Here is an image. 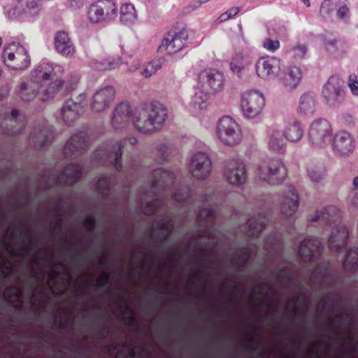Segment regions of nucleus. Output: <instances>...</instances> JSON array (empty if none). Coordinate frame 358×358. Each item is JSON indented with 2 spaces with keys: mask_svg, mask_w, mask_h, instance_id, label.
Instances as JSON below:
<instances>
[{
  "mask_svg": "<svg viewBox=\"0 0 358 358\" xmlns=\"http://www.w3.org/2000/svg\"><path fill=\"white\" fill-rule=\"evenodd\" d=\"M127 65L128 66V71L130 72H134L138 70L141 65V61L138 59H134L131 64L127 61L126 62Z\"/></svg>",
  "mask_w": 358,
  "mask_h": 358,
  "instance_id": "obj_60",
  "label": "nucleus"
},
{
  "mask_svg": "<svg viewBox=\"0 0 358 358\" xmlns=\"http://www.w3.org/2000/svg\"><path fill=\"white\" fill-rule=\"evenodd\" d=\"M188 38L185 29H173L168 31L164 36L158 50L166 52L171 55L184 48Z\"/></svg>",
  "mask_w": 358,
  "mask_h": 358,
  "instance_id": "obj_14",
  "label": "nucleus"
},
{
  "mask_svg": "<svg viewBox=\"0 0 358 358\" xmlns=\"http://www.w3.org/2000/svg\"><path fill=\"white\" fill-rule=\"evenodd\" d=\"M265 106L264 95L256 90L244 92L241 99V108L243 116L248 119L257 117Z\"/></svg>",
  "mask_w": 358,
  "mask_h": 358,
  "instance_id": "obj_12",
  "label": "nucleus"
},
{
  "mask_svg": "<svg viewBox=\"0 0 358 358\" xmlns=\"http://www.w3.org/2000/svg\"><path fill=\"white\" fill-rule=\"evenodd\" d=\"M169 147L166 144H161L159 145L158 152L161 155L162 160H166L169 156Z\"/></svg>",
  "mask_w": 358,
  "mask_h": 358,
  "instance_id": "obj_61",
  "label": "nucleus"
},
{
  "mask_svg": "<svg viewBox=\"0 0 358 358\" xmlns=\"http://www.w3.org/2000/svg\"><path fill=\"white\" fill-rule=\"evenodd\" d=\"M264 48L271 52H275L280 48V42L277 40L273 41L270 38H266L264 41Z\"/></svg>",
  "mask_w": 358,
  "mask_h": 358,
  "instance_id": "obj_56",
  "label": "nucleus"
},
{
  "mask_svg": "<svg viewBox=\"0 0 358 358\" xmlns=\"http://www.w3.org/2000/svg\"><path fill=\"white\" fill-rule=\"evenodd\" d=\"M54 138L52 127L49 126L46 122L37 128H34L29 136V141L33 143L36 148H43L52 142Z\"/></svg>",
  "mask_w": 358,
  "mask_h": 358,
  "instance_id": "obj_25",
  "label": "nucleus"
},
{
  "mask_svg": "<svg viewBox=\"0 0 358 358\" xmlns=\"http://www.w3.org/2000/svg\"><path fill=\"white\" fill-rule=\"evenodd\" d=\"M65 85L66 82L64 80L56 78L53 82H51L44 90L41 99L45 101L49 99L53 98L63 90Z\"/></svg>",
  "mask_w": 358,
  "mask_h": 358,
  "instance_id": "obj_39",
  "label": "nucleus"
},
{
  "mask_svg": "<svg viewBox=\"0 0 358 358\" xmlns=\"http://www.w3.org/2000/svg\"><path fill=\"white\" fill-rule=\"evenodd\" d=\"M215 215L212 207L201 208L194 229L185 235V246H223L222 233L215 228Z\"/></svg>",
  "mask_w": 358,
  "mask_h": 358,
  "instance_id": "obj_2",
  "label": "nucleus"
},
{
  "mask_svg": "<svg viewBox=\"0 0 358 358\" xmlns=\"http://www.w3.org/2000/svg\"><path fill=\"white\" fill-rule=\"evenodd\" d=\"M247 341L250 344H254L253 345H250L246 347V350L248 352L253 353L256 352L259 347V341L255 339L254 337L251 336H247Z\"/></svg>",
  "mask_w": 358,
  "mask_h": 358,
  "instance_id": "obj_57",
  "label": "nucleus"
},
{
  "mask_svg": "<svg viewBox=\"0 0 358 358\" xmlns=\"http://www.w3.org/2000/svg\"><path fill=\"white\" fill-rule=\"evenodd\" d=\"M189 169L193 177L205 179L211 172L212 162L206 153L198 152L192 155Z\"/></svg>",
  "mask_w": 358,
  "mask_h": 358,
  "instance_id": "obj_22",
  "label": "nucleus"
},
{
  "mask_svg": "<svg viewBox=\"0 0 358 358\" xmlns=\"http://www.w3.org/2000/svg\"><path fill=\"white\" fill-rule=\"evenodd\" d=\"M117 7L115 0H97L88 9V20L94 24L108 21L117 15Z\"/></svg>",
  "mask_w": 358,
  "mask_h": 358,
  "instance_id": "obj_10",
  "label": "nucleus"
},
{
  "mask_svg": "<svg viewBox=\"0 0 358 358\" xmlns=\"http://www.w3.org/2000/svg\"><path fill=\"white\" fill-rule=\"evenodd\" d=\"M55 45L57 52L66 57H71L76 52L74 45L66 31L57 32L55 36Z\"/></svg>",
  "mask_w": 358,
  "mask_h": 358,
  "instance_id": "obj_28",
  "label": "nucleus"
},
{
  "mask_svg": "<svg viewBox=\"0 0 358 358\" xmlns=\"http://www.w3.org/2000/svg\"><path fill=\"white\" fill-rule=\"evenodd\" d=\"M22 294V292L20 287L15 285H11L5 289L3 295L5 301L8 303H12L13 301H19Z\"/></svg>",
  "mask_w": 358,
  "mask_h": 358,
  "instance_id": "obj_47",
  "label": "nucleus"
},
{
  "mask_svg": "<svg viewBox=\"0 0 358 358\" xmlns=\"http://www.w3.org/2000/svg\"><path fill=\"white\" fill-rule=\"evenodd\" d=\"M332 127L326 119L314 120L309 128L308 137L313 148H323L329 145L331 139Z\"/></svg>",
  "mask_w": 358,
  "mask_h": 358,
  "instance_id": "obj_9",
  "label": "nucleus"
},
{
  "mask_svg": "<svg viewBox=\"0 0 358 358\" xmlns=\"http://www.w3.org/2000/svg\"><path fill=\"white\" fill-rule=\"evenodd\" d=\"M120 299L121 301L124 302L125 311L124 313H127V315H125L123 317V322L126 325H127L129 327H136V331H138V324L137 322L136 318L134 316V313L133 309L128 305L127 303H126L122 297L120 296Z\"/></svg>",
  "mask_w": 358,
  "mask_h": 358,
  "instance_id": "obj_48",
  "label": "nucleus"
},
{
  "mask_svg": "<svg viewBox=\"0 0 358 358\" xmlns=\"http://www.w3.org/2000/svg\"><path fill=\"white\" fill-rule=\"evenodd\" d=\"M240 11L238 7H232L223 13L219 17L220 22H224L234 17Z\"/></svg>",
  "mask_w": 358,
  "mask_h": 358,
  "instance_id": "obj_54",
  "label": "nucleus"
},
{
  "mask_svg": "<svg viewBox=\"0 0 358 358\" xmlns=\"http://www.w3.org/2000/svg\"><path fill=\"white\" fill-rule=\"evenodd\" d=\"M41 6V0H17L16 7L31 15L38 13Z\"/></svg>",
  "mask_w": 358,
  "mask_h": 358,
  "instance_id": "obj_43",
  "label": "nucleus"
},
{
  "mask_svg": "<svg viewBox=\"0 0 358 358\" xmlns=\"http://www.w3.org/2000/svg\"><path fill=\"white\" fill-rule=\"evenodd\" d=\"M108 231L117 242L122 243L130 238L133 229L119 219L115 218L108 224Z\"/></svg>",
  "mask_w": 358,
  "mask_h": 358,
  "instance_id": "obj_29",
  "label": "nucleus"
},
{
  "mask_svg": "<svg viewBox=\"0 0 358 358\" xmlns=\"http://www.w3.org/2000/svg\"><path fill=\"white\" fill-rule=\"evenodd\" d=\"M2 59L4 64L14 70H24L30 65V57L24 47L13 43L3 49Z\"/></svg>",
  "mask_w": 358,
  "mask_h": 358,
  "instance_id": "obj_8",
  "label": "nucleus"
},
{
  "mask_svg": "<svg viewBox=\"0 0 358 358\" xmlns=\"http://www.w3.org/2000/svg\"><path fill=\"white\" fill-rule=\"evenodd\" d=\"M198 80L201 87L213 93L218 92L224 87V75L216 69H206L201 71L199 74Z\"/></svg>",
  "mask_w": 358,
  "mask_h": 358,
  "instance_id": "obj_19",
  "label": "nucleus"
},
{
  "mask_svg": "<svg viewBox=\"0 0 358 358\" xmlns=\"http://www.w3.org/2000/svg\"><path fill=\"white\" fill-rule=\"evenodd\" d=\"M115 90L112 86H107L97 91L93 96L91 103L92 110L94 112H102L108 108L113 102Z\"/></svg>",
  "mask_w": 358,
  "mask_h": 358,
  "instance_id": "obj_24",
  "label": "nucleus"
},
{
  "mask_svg": "<svg viewBox=\"0 0 358 358\" xmlns=\"http://www.w3.org/2000/svg\"><path fill=\"white\" fill-rule=\"evenodd\" d=\"M287 175L285 165L278 157L262 161L257 169L259 178L270 185H278L284 182Z\"/></svg>",
  "mask_w": 358,
  "mask_h": 358,
  "instance_id": "obj_5",
  "label": "nucleus"
},
{
  "mask_svg": "<svg viewBox=\"0 0 358 358\" xmlns=\"http://www.w3.org/2000/svg\"><path fill=\"white\" fill-rule=\"evenodd\" d=\"M87 0H69V5L73 10H76L82 8L87 2Z\"/></svg>",
  "mask_w": 358,
  "mask_h": 358,
  "instance_id": "obj_59",
  "label": "nucleus"
},
{
  "mask_svg": "<svg viewBox=\"0 0 358 358\" xmlns=\"http://www.w3.org/2000/svg\"><path fill=\"white\" fill-rule=\"evenodd\" d=\"M180 189L176 191L173 194V198L178 202L186 201L189 196V192L181 194H180Z\"/></svg>",
  "mask_w": 358,
  "mask_h": 358,
  "instance_id": "obj_58",
  "label": "nucleus"
},
{
  "mask_svg": "<svg viewBox=\"0 0 358 358\" xmlns=\"http://www.w3.org/2000/svg\"><path fill=\"white\" fill-rule=\"evenodd\" d=\"M224 177L229 183L234 186L245 183L248 178L245 164L238 159L227 161L224 170Z\"/></svg>",
  "mask_w": 358,
  "mask_h": 358,
  "instance_id": "obj_18",
  "label": "nucleus"
},
{
  "mask_svg": "<svg viewBox=\"0 0 358 358\" xmlns=\"http://www.w3.org/2000/svg\"><path fill=\"white\" fill-rule=\"evenodd\" d=\"M308 176L313 182H319L324 176V172L316 169L315 168L310 167L308 169Z\"/></svg>",
  "mask_w": 358,
  "mask_h": 358,
  "instance_id": "obj_53",
  "label": "nucleus"
},
{
  "mask_svg": "<svg viewBox=\"0 0 358 358\" xmlns=\"http://www.w3.org/2000/svg\"><path fill=\"white\" fill-rule=\"evenodd\" d=\"M217 136L221 143L233 146L241 141L242 133L240 125L230 116H223L217 122Z\"/></svg>",
  "mask_w": 358,
  "mask_h": 358,
  "instance_id": "obj_7",
  "label": "nucleus"
},
{
  "mask_svg": "<svg viewBox=\"0 0 358 358\" xmlns=\"http://www.w3.org/2000/svg\"><path fill=\"white\" fill-rule=\"evenodd\" d=\"M120 21L125 24H132L136 18V13L134 6L125 3L120 8Z\"/></svg>",
  "mask_w": 358,
  "mask_h": 358,
  "instance_id": "obj_40",
  "label": "nucleus"
},
{
  "mask_svg": "<svg viewBox=\"0 0 358 358\" xmlns=\"http://www.w3.org/2000/svg\"><path fill=\"white\" fill-rule=\"evenodd\" d=\"M343 80L337 76H331L324 85L322 91V96L329 106H338L345 98Z\"/></svg>",
  "mask_w": 358,
  "mask_h": 358,
  "instance_id": "obj_13",
  "label": "nucleus"
},
{
  "mask_svg": "<svg viewBox=\"0 0 358 358\" xmlns=\"http://www.w3.org/2000/svg\"><path fill=\"white\" fill-rule=\"evenodd\" d=\"M307 52V48L304 45L299 44L294 47H293L289 51V54L290 57L294 58L295 59H303Z\"/></svg>",
  "mask_w": 358,
  "mask_h": 358,
  "instance_id": "obj_51",
  "label": "nucleus"
},
{
  "mask_svg": "<svg viewBox=\"0 0 358 358\" xmlns=\"http://www.w3.org/2000/svg\"><path fill=\"white\" fill-rule=\"evenodd\" d=\"M38 87L31 83L30 84L23 83L21 84L19 92L20 96L24 101H31L35 99L38 92Z\"/></svg>",
  "mask_w": 358,
  "mask_h": 358,
  "instance_id": "obj_44",
  "label": "nucleus"
},
{
  "mask_svg": "<svg viewBox=\"0 0 358 358\" xmlns=\"http://www.w3.org/2000/svg\"><path fill=\"white\" fill-rule=\"evenodd\" d=\"M304 130L299 121L294 120L287 124L283 136L289 142H298L303 136Z\"/></svg>",
  "mask_w": 358,
  "mask_h": 358,
  "instance_id": "obj_33",
  "label": "nucleus"
},
{
  "mask_svg": "<svg viewBox=\"0 0 358 358\" xmlns=\"http://www.w3.org/2000/svg\"><path fill=\"white\" fill-rule=\"evenodd\" d=\"M301 71L296 66H291L282 78L283 85L289 89L295 88L301 79Z\"/></svg>",
  "mask_w": 358,
  "mask_h": 358,
  "instance_id": "obj_38",
  "label": "nucleus"
},
{
  "mask_svg": "<svg viewBox=\"0 0 358 358\" xmlns=\"http://www.w3.org/2000/svg\"><path fill=\"white\" fill-rule=\"evenodd\" d=\"M247 65V61L242 55H235L230 62V69L237 76L241 78L242 71L245 69Z\"/></svg>",
  "mask_w": 358,
  "mask_h": 358,
  "instance_id": "obj_46",
  "label": "nucleus"
},
{
  "mask_svg": "<svg viewBox=\"0 0 358 358\" xmlns=\"http://www.w3.org/2000/svg\"><path fill=\"white\" fill-rule=\"evenodd\" d=\"M53 215H56L57 214H64L63 212V206L62 205L61 200L57 201L55 208L52 210Z\"/></svg>",
  "mask_w": 358,
  "mask_h": 358,
  "instance_id": "obj_62",
  "label": "nucleus"
},
{
  "mask_svg": "<svg viewBox=\"0 0 358 358\" xmlns=\"http://www.w3.org/2000/svg\"><path fill=\"white\" fill-rule=\"evenodd\" d=\"M96 224V217L94 215H88L82 222V228L87 235H92L94 233Z\"/></svg>",
  "mask_w": 358,
  "mask_h": 358,
  "instance_id": "obj_50",
  "label": "nucleus"
},
{
  "mask_svg": "<svg viewBox=\"0 0 358 358\" xmlns=\"http://www.w3.org/2000/svg\"><path fill=\"white\" fill-rule=\"evenodd\" d=\"M131 115V110L129 103H121L117 105L113 112L112 117V124L115 129L123 127V124L126 123Z\"/></svg>",
  "mask_w": 358,
  "mask_h": 358,
  "instance_id": "obj_32",
  "label": "nucleus"
},
{
  "mask_svg": "<svg viewBox=\"0 0 358 358\" xmlns=\"http://www.w3.org/2000/svg\"><path fill=\"white\" fill-rule=\"evenodd\" d=\"M351 203L357 208H358V191L352 192Z\"/></svg>",
  "mask_w": 358,
  "mask_h": 358,
  "instance_id": "obj_64",
  "label": "nucleus"
},
{
  "mask_svg": "<svg viewBox=\"0 0 358 358\" xmlns=\"http://www.w3.org/2000/svg\"><path fill=\"white\" fill-rule=\"evenodd\" d=\"M138 140L135 137H129L115 143H107L104 147L99 149V152H102L104 149L103 157L112 164L117 171H120L122 169V156L123 152L125 150L127 143L129 144V148H133L134 145L136 144Z\"/></svg>",
  "mask_w": 358,
  "mask_h": 358,
  "instance_id": "obj_11",
  "label": "nucleus"
},
{
  "mask_svg": "<svg viewBox=\"0 0 358 358\" xmlns=\"http://www.w3.org/2000/svg\"><path fill=\"white\" fill-rule=\"evenodd\" d=\"M89 144V136L86 132L73 134L65 145L64 152L66 156L80 155L85 150Z\"/></svg>",
  "mask_w": 358,
  "mask_h": 358,
  "instance_id": "obj_23",
  "label": "nucleus"
},
{
  "mask_svg": "<svg viewBox=\"0 0 358 358\" xmlns=\"http://www.w3.org/2000/svg\"><path fill=\"white\" fill-rule=\"evenodd\" d=\"M316 106L315 96L310 92H305L299 99L298 113L304 116H312L315 112Z\"/></svg>",
  "mask_w": 358,
  "mask_h": 358,
  "instance_id": "obj_31",
  "label": "nucleus"
},
{
  "mask_svg": "<svg viewBox=\"0 0 358 358\" xmlns=\"http://www.w3.org/2000/svg\"><path fill=\"white\" fill-rule=\"evenodd\" d=\"M271 213L267 212L266 215L259 213L257 216L251 217L245 224L238 227V231L243 233V238H258L263 230H265L268 226V217H271Z\"/></svg>",
  "mask_w": 358,
  "mask_h": 358,
  "instance_id": "obj_16",
  "label": "nucleus"
},
{
  "mask_svg": "<svg viewBox=\"0 0 358 358\" xmlns=\"http://www.w3.org/2000/svg\"><path fill=\"white\" fill-rule=\"evenodd\" d=\"M348 1L345 0L343 3L342 1H341L340 4L337 8L336 10V15L338 19L340 20H345L347 17H348L349 15V8L348 6Z\"/></svg>",
  "mask_w": 358,
  "mask_h": 358,
  "instance_id": "obj_52",
  "label": "nucleus"
},
{
  "mask_svg": "<svg viewBox=\"0 0 358 358\" xmlns=\"http://www.w3.org/2000/svg\"><path fill=\"white\" fill-rule=\"evenodd\" d=\"M208 94L202 91L196 92L192 98L191 106L193 109L196 110H202L207 107Z\"/></svg>",
  "mask_w": 358,
  "mask_h": 358,
  "instance_id": "obj_45",
  "label": "nucleus"
},
{
  "mask_svg": "<svg viewBox=\"0 0 358 358\" xmlns=\"http://www.w3.org/2000/svg\"><path fill=\"white\" fill-rule=\"evenodd\" d=\"M151 181L152 191L156 194L155 198L148 202H142L141 210L146 215H153L164 205V195L174 182L173 173L162 168H158L152 172Z\"/></svg>",
  "mask_w": 358,
  "mask_h": 358,
  "instance_id": "obj_4",
  "label": "nucleus"
},
{
  "mask_svg": "<svg viewBox=\"0 0 358 358\" xmlns=\"http://www.w3.org/2000/svg\"><path fill=\"white\" fill-rule=\"evenodd\" d=\"M268 147L270 151L282 154L286 150V142L282 138L281 131L273 129L269 134Z\"/></svg>",
  "mask_w": 358,
  "mask_h": 358,
  "instance_id": "obj_34",
  "label": "nucleus"
},
{
  "mask_svg": "<svg viewBox=\"0 0 358 358\" xmlns=\"http://www.w3.org/2000/svg\"><path fill=\"white\" fill-rule=\"evenodd\" d=\"M333 152L341 157L349 156L355 148V141L352 134L346 131H339L331 138Z\"/></svg>",
  "mask_w": 358,
  "mask_h": 358,
  "instance_id": "obj_20",
  "label": "nucleus"
},
{
  "mask_svg": "<svg viewBox=\"0 0 358 358\" xmlns=\"http://www.w3.org/2000/svg\"><path fill=\"white\" fill-rule=\"evenodd\" d=\"M6 235L10 239H29L32 236V229L27 222L20 220L13 227L6 230Z\"/></svg>",
  "mask_w": 358,
  "mask_h": 358,
  "instance_id": "obj_30",
  "label": "nucleus"
},
{
  "mask_svg": "<svg viewBox=\"0 0 358 358\" xmlns=\"http://www.w3.org/2000/svg\"><path fill=\"white\" fill-rule=\"evenodd\" d=\"M280 60L275 57H262L256 62L257 75L264 80H271L278 76L280 71Z\"/></svg>",
  "mask_w": 358,
  "mask_h": 358,
  "instance_id": "obj_21",
  "label": "nucleus"
},
{
  "mask_svg": "<svg viewBox=\"0 0 358 358\" xmlns=\"http://www.w3.org/2000/svg\"><path fill=\"white\" fill-rule=\"evenodd\" d=\"M122 64V57H109L104 61L99 62L98 60H92L90 66L96 71L113 70L119 68Z\"/></svg>",
  "mask_w": 358,
  "mask_h": 358,
  "instance_id": "obj_36",
  "label": "nucleus"
},
{
  "mask_svg": "<svg viewBox=\"0 0 358 358\" xmlns=\"http://www.w3.org/2000/svg\"><path fill=\"white\" fill-rule=\"evenodd\" d=\"M63 72L64 68L59 64L42 63L31 71V83L37 87H41L43 83L57 78Z\"/></svg>",
  "mask_w": 358,
  "mask_h": 358,
  "instance_id": "obj_17",
  "label": "nucleus"
},
{
  "mask_svg": "<svg viewBox=\"0 0 358 358\" xmlns=\"http://www.w3.org/2000/svg\"><path fill=\"white\" fill-rule=\"evenodd\" d=\"M109 279L110 276L108 273L106 272H102L94 285L98 288H103L107 285L109 282Z\"/></svg>",
  "mask_w": 358,
  "mask_h": 358,
  "instance_id": "obj_55",
  "label": "nucleus"
},
{
  "mask_svg": "<svg viewBox=\"0 0 358 358\" xmlns=\"http://www.w3.org/2000/svg\"><path fill=\"white\" fill-rule=\"evenodd\" d=\"M164 62L165 59L164 57L154 59L146 64L141 71V74L145 78H150L162 67Z\"/></svg>",
  "mask_w": 358,
  "mask_h": 358,
  "instance_id": "obj_42",
  "label": "nucleus"
},
{
  "mask_svg": "<svg viewBox=\"0 0 358 358\" xmlns=\"http://www.w3.org/2000/svg\"><path fill=\"white\" fill-rule=\"evenodd\" d=\"M19 115V111L13 109L10 115H7L4 117V121L9 122V127H3L0 125V133L8 136H14L21 133L24 128V124L21 123L20 126L17 128L13 127V124L17 123V120Z\"/></svg>",
  "mask_w": 358,
  "mask_h": 358,
  "instance_id": "obj_35",
  "label": "nucleus"
},
{
  "mask_svg": "<svg viewBox=\"0 0 358 358\" xmlns=\"http://www.w3.org/2000/svg\"><path fill=\"white\" fill-rule=\"evenodd\" d=\"M122 348L129 352V356L130 357H135V352L134 347L131 344L129 343H124L122 345Z\"/></svg>",
  "mask_w": 358,
  "mask_h": 358,
  "instance_id": "obj_63",
  "label": "nucleus"
},
{
  "mask_svg": "<svg viewBox=\"0 0 358 358\" xmlns=\"http://www.w3.org/2000/svg\"><path fill=\"white\" fill-rule=\"evenodd\" d=\"M64 220V214H57L54 215V220H52L49 226L43 231L48 236L55 238L64 234L63 222Z\"/></svg>",
  "mask_w": 358,
  "mask_h": 358,
  "instance_id": "obj_37",
  "label": "nucleus"
},
{
  "mask_svg": "<svg viewBox=\"0 0 358 358\" xmlns=\"http://www.w3.org/2000/svg\"><path fill=\"white\" fill-rule=\"evenodd\" d=\"M175 220L170 214H165L155 220L145 231V235L152 241L164 245L173 233Z\"/></svg>",
  "mask_w": 358,
  "mask_h": 358,
  "instance_id": "obj_6",
  "label": "nucleus"
},
{
  "mask_svg": "<svg viewBox=\"0 0 358 358\" xmlns=\"http://www.w3.org/2000/svg\"><path fill=\"white\" fill-rule=\"evenodd\" d=\"M86 99L87 95L82 93L76 97V100L70 99L64 102L61 109V115L63 121L67 125L73 124L83 113Z\"/></svg>",
  "mask_w": 358,
  "mask_h": 358,
  "instance_id": "obj_15",
  "label": "nucleus"
},
{
  "mask_svg": "<svg viewBox=\"0 0 358 358\" xmlns=\"http://www.w3.org/2000/svg\"><path fill=\"white\" fill-rule=\"evenodd\" d=\"M343 267L350 271H355L358 268V248H350L343 262Z\"/></svg>",
  "mask_w": 358,
  "mask_h": 358,
  "instance_id": "obj_41",
  "label": "nucleus"
},
{
  "mask_svg": "<svg viewBox=\"0 0 358 358\" xmlns=\"http://www.w3.org/2000/svg\"><path fill=\"white\" fill-rule=\"evenodd\" d=\"M82 166L77 164H70L57 177L56 183L61 186H72L82 177Z\"/></svg>",
  "mask_w": 358,
  "mask_h": 358,
  "instance_id": "obj_26",
  "label": "nucleus"
},
{
  "mask_svg": "<svg viewBox=\"0 0 358 358\" xmlns=\"http://www.w3.org/2000/svg\"><path fill=\"white\" fill-rule=\"evenodd\" d=\"M326 52L334 59H341L348 52L349 43L343 38H327L324 41Z\"/></svg>",
  "mask_w": 358,
  "mask_h": 358,
  "instance_id": "obj_27",
  "label": "nucleus"
},
{
  "mask_svg": "<svg viewBox=\"0 0 358 358\" xmlns=\"http://www.w3.org/2000/svg\"><path fill=\"white\" fill-rule=\"evenodd\" d=\"M299 195L292 185L287 186L285 191L280 203V212L286 225L282 229H276L264 238L265 246H285L284 241L293 243L300 242L299 246H348L349 231L348 228L341 224V212L334 206L325 207L321 212L313 217L310 220L324 224L327 229H331V233H322L321 236H309L304 238L299 234L294 223L290 219L299 207Z\"/></svg>",
  "mask_w": 358,
  "mask_h": 358,
  "instance_id": "obj_1",
  "label": "nucleus"
},
{
  "mask_svg": "<svg viewBox=\"0 0 358 358\" xmlns=\"http://www.w3.org/2000/svg\"><path fill=\"white\" fill-rule=\"evenodd\" d=\"M110 186V178L106 175L101 176L96 184L97 191L103 196L108 194Z\"/></svg>",
  "mask_w": 358,
  "mask_h": 358,
  "instance_id": "obj_49",
  "label": "nucleus"
},
{
  "mask_svg": "<svg viewBox=\"0 0 358 358\" xmlns=\"http://www.w3.org/2000/svg\"><path fill=\"white\" fill-rule=\"evenodd\" d=\"M167 117V108L156 101L136 108L131 119L134 127L139 132L148 134L159 130Z\"/></svg>",
  "mask_w": 358,
  "mask_h": 358,
  "instance_id": "obj_3",
  "label": "nucleus"
}]
</instances>
